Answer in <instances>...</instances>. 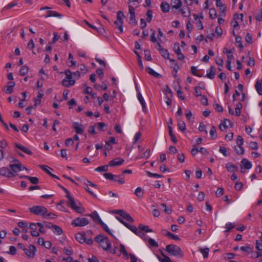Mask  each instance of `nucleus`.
<instances>
[{"instance_id":"obj_27","label":"nucleus","mask_w":262,"mask_h":262,"mask_svg":"<svg viewBox=\"0 0 262 262\" xmlns=\"http://www.w3.org/2000/svg\"><path fill=\"white\" fill-rule=\"evenodd\" d=\"M227 123L230 124V121L228 119H225L223 122H222L219 126L220 129L223 131L228 127Z\"/></svg>"},{"instance_id":"obj_13","label":"nucleus","mask_w":262,"mask_h":262,"mask_svg":"<svg viewBox=\"0 0 262 262\" xmlns=\"http://www.w3.org/2000/svg\"><path fill=\"white\" fill-rule=\"evenodd\" d=\"M36 224L31 223L30 228L31 229L30 233L32 236L37 237L39 235V232L37 231Z\"/></svg>"},{"instance_id":"obj_25","label":"nucleus","mask_w":262,"mask_h":262,"mask_svg":"<svg viewBox=\"0 0 262 262\" xmlns=\"http://www.w3.org/2000/svg\"><path fill=\"white\" fill-rule=\"evenodd\" d=\"M52 229L53 232L57 235H61L63 232L62 229L59 226L55 225H52Z\"/></svg>"},{"instance_id":"obj_30","label":"nucleus","mask_w":262,"mask_h":262,"mask_svg":"<svg viewBox=\"0 0 262 262\" xmlns=\"http://www.w3.org/2000/svg\"><path fill=\"white\" fill-rule=\"evenodd\" d=\"M200 251L203 254V257H204V258H206L208 257V253H209V249L208 248H204V249L200 248Z\"/></svg>"},{"instance_id":"obj_23","label":"nucleus","mask_w":262,"mask_h":262,"mask_svg":"<svg viewBox=\"0 0 262 262\" xmlns=\"http://www.w3.org/2000/svg\"><path fill=\"white\" fill-rule=\"evenodd\" d=\"M160 7L163 12L166 13L169 11L170 6L168 3L163 2L161 3Z\"/></svg>"},{"instance_id":"obj_15","label":"nucleus","mask_w":262,"mask_h":262,"mask_svg":"<svg viewBox=\"0 0 262 262\" xmlns=\"http://www.w3.org/2000/svg\"><path fill=\"white\" fill-rule=\"evenodd\" d=\"M15 85V82L10 81L7 83V85L5 87V91L8 94H10L13 93V88Z\"/></svg>"},{"instance_id":"obj_54","label":"nucleus","mask_w":262,"mask_h":262,"mask_svg":"<svg viewBox=\"0 0 262 262\" xmlns=\"http://www.w3.org/2000/svg\"><path fill=\"white\" fill-rule=\"evenodd\" d=\"M249 147L252 149H257L258 148L257 143L254 141H252L250 143Z\"/></svg>"},{"instance_id":"obj_57","label":"nucleus","mask_w":262,"mask_h":262,"mask_svg":"<svg viewBox=\"0 0 262 262\" xmlns=\"http://www.w3.org/2000/svg\"><path fill=\"white\" fill-rule=\"evenodd\" d=\"M224 193V189L223 188H219L215 192V195L217 197L221 196Z\"/></svg>"},{"instance_id":"obj_8","label":"nucleus","mask_w":262,"mask_h":262,"mask_svg":"<svg viewBox=\"0 0 262 262\" xmlns=\"http://www.w3.org/2000/svg\"><path fill=\"white\" fill-rule=\"evenodd\" d=\"M0 175L8 178L14 177V174L11 173V170L9 168L5 167L0 168Z\"/></svg>"},{"instance_id":"obj_53","label":"nucleus","mask_w":262,"mask_h":262,"mask_svg":"<svg viewBox=\"0 0 262 262\" xmlns=\"http://www.w3.org/2000/svg\"><path fill=\"white\" fill-rule=\"evenodd\" d=\"M148 243L152 247H158L159 246L158 243L156 242L154 239H153L152 238H149V239L148 240Z\"/></svg>"},{"instance_id":"obj_6","label":"nucleus","mask_w":262,"mask_h":262,"mask_svg":"<svg viewBox=\"0 0 262 262\" xmlns=\"http://www.w3.org/2000/svg\"><path fill=\"white\" fill-rule=\"evenodd\" d=\"M89 223L88 219L85 217H77L72 222V225L74 227H83Z\"/></svg>"},{"instance_id":"obj_45","label":"nucleus","mask_w":262,"mask_h":262,"mask_svg":"<svg viewBox=\"0 0 262 262\" xmlns=\"http://www.w3.org/2000/svg\"><path fill=\"white\" fill-rule=\"evenodd\" d=\"M115 25H116L118 29L119 30L121 33H122L123 32V29L122 27V24L120 21L116 20L114 23Z\"/></svg>"},{"instance_id":"obj_47","label":"nucleus","mask_w":262,"mask_h":262,"mask_svg":"<svg viewBox=\"0 0 262 262\" xmlns=\"http://www.w3.org/2000/svg\"><path fill=\"white\" fill-rule=\"evenodd\" d=\"M160 52L163 57L166 59H169V54L167 50L162 49Z\"/></svg>"},{"instance_id":"obj_3","label":"nucleus","mask_w":262,"mask_h":262,"mask_svg":"<svg viewBox=\"0 0 262 262\" xmlns=\"http://www.w3.org/2000/svg\"><path fill=\"white\" fill-rule=\"evenodd\" d=\"M66 78L63 79L62 84L66 87H70L73 85L75 83V80L73 79L72 73L69 70L65 71Z\"/></svg>"},{"instance_id":"obj_33","label":"nucleus","mask_w":262,"mask_h":262,"mask_svg":"<svg viewBox=\"0 0 262 262\" xmlns=\"http://www.w3.org/2000/svg\"><path fill=\"white\" fill-rule=\"evenodd\" d=\"M178 127L182 132H184L186 130L185 123L184 121L179 120L178 124Z\"/></svg>"},{"instance_id":"obj_40","label":"nucleus","mask_w":262,"mask_h":262,"mask_svg":"<svg viewBox=\"0 0 262 262\" xmlns=\"http://www.w3.org/2000/svg\"><path fill=\"white\" fill-rule=\"evenodd\" d=\"M173 51L175 52V53L177 54L179 53H181L179 43L176 42V43H174V45H173Z\"/></svg>"},{"instance_id":"obj_46","label":"nucleus","mask_w":262,"mask_h":262,"mask_svg":"<svg viewBox=\"0 0 262 262\" xmlns=\"http://www.w3.org/2000/svg\"><path fill=\"white\" fill-rule=\"evenodd\" d=\"M209 16L211 19L215 18L216 17V12L215 9L212 8L209 10Z\"/></svg>"},{"instance_id":"obj_26","label":"nucleus","mask_w":262,"mask_h":262,"mask_svg":"<svg viewBox=\"0 0 262 262\" xmlns=\"http://www.w3.org/2000/svg\"><path fill=\"white\" fill-rule=\"evenodd\" d=\"M241 163L245 169H249L252 167L251 163L246 159H243L241 161Z\"/></svg>"},{"instance_id":"obj_56","label":"nucleus","mask_w":262,"mask_h":262,"mask_svg":"<svg viewBox=\"0 0 262 262\" xmlns=\"http://www.w3.org/2000/svg\"><path fill=\"white\" fill-rule=\"evenodd\" d=\"M235 149L236 151V153L238 155H243L245 152L244 149L242 146H238V148L235 147Z\"/></svg>"},{"instance_id":"obj_61","label":"nucleus","mask_w":262,"mask_h":262,"mask_svg":"<svg viewBox=\"0 0 262 262\" xmlns=\"http://www.w3.org/2000/svg\"><path fill=\"white\" fill-rule=\"evenodd\" d=\"M246 41L248 43L250 44L252 42V36L251 34L248 33L246 36Z\"/></svg>"},{"instance_id":"obj_32","label":"nucleus","mask_w":262,"mask_h":262,"mask_svg":"<svg viewBox=\"0 0 262 262\" xmlns=\"http://www.w3.org/2000/svg\"><path fill=\"white\" fill-rule=\"evenodd\" d=\"M135 194L139 198H142L143 196V192L141 187H139L136 188Z\"/></svg>"},{"instance_id":"obj_38","label":"nucleus","mask_w":262,"mask_h":262,"mask_svg":"<svg viewBox=\"0 0 262 262\" xmlns=\"http://www.w3.org/2000/svg\"><path fill=\"white\" fill-rule=\"evenodd\" d=\"M99 224L101 226L102 228L104 229V230L107 233H108L109 234L111 235H113L111 231H110V230L108 229V227L107 226V225L104 224L102 221V222H100V223H99Z\"/></svg>"},{"instance_id":"obj_10","label":"nucleus","mask_w":262,"mask_h":262,"mask_svg":"<svg viewBox=\"0 0 262 262\" xmlns=\"http://www.w3.org/2000/svg\"><path fill=\"white\" fill-rule=\"evenodd\" d=\"M116 213L122 216L125 220L128 222L133 223L134 222L133 217L126 212H125L123 210H117L116 211Z\"/></svg>"},{"instance_id":"obj_1","label":"nucleus","mask_w":262,"mask_h":262,"mask_svg":"<svg viewBox=\"0 0 262 262\" xmlns=\"http://www.w3.org/2000/svg\"><path fill=\"white\" fill-rule=\"evenodd\" d=\"M95 241L98 242L105 250H107L111 248V244L108 238L103 235H98L95 237Z\"/></svg>"},{"instance_id":"obj_18","label":"nucleus","mask_w":262,"mask_h":262,"mask_svg":"<svg viewBox=\"0 0 262 262\" xmlns=\"http://www.w3.org/2000/svg\"><path fill=\"white\" fill-rule=\"evenodd\" d=\"M88 215L91 216L93 219V221L99 224L100 222H102L99 215L96 211H93L91 214H90Z\"/></svg>"},{"instance_id":"obj_51","label":"nucleus","mask_w":262,"mask_h":262,"mask_svg":"<svg viewBox=\"0 0 262 262\" xmlns=\"http://www.w3.org/2000/svg\"><path fill=\"white\" fill-rule=\"evenodd\" d=\"M146 173H147L148 176L150 177H155L156 178H160L162 177V175H160V174H159L157 173H152L149 171H146Z\"/></svg>"},{"instance_id":"obj_14","label":"nucleus","mask_w":262,"mask_h":262,"mask_svg":"<svg viewBox=\"0 0 262 262\" xmlns=\"http://www.w3.org/2000/svg\"><path fill=\"white\" fill-rule=\"evenodd\" d=\"M47 15L45 16V18H48L50 17H56L61 18L62 17V15L57 11L49 10L47 12Z\"/></svg>"},{"instance_id":"obj_22","label":"nucleus","mask_w":262,"mask_h":262,"mask_svg":"<svg viewBox=\"0 0 262 262\" xmlns=\"http://www.w3.org/2000/svg\"><path fill=\"white\" fill-rule=\"evenodd\" d=\"M209 72L206 75V77L209 79H212L214 78L215 74V69L213 66H211L209 69Z\"/></svg>"},{"instance_id":"obj_50","label":"nucleus","mask_w":262,"mask_h":262,"mask_svg":"<svg viewBox=\"0 0 262 262\" xmlns=\"http://www.w3.org/2000/svg\"><path fill=\"white\" fill-rule=\"evenodd\" d=\"M162 255L164 257L163 258L158 257V258H159V260L160 261V262H171V261L169 257L166 256L164 254H162Z\"/></svg>"},{"instance_id":"obj_7","label":"nucleus","mask_w":262,"mask_h":262,"mask_svg":"<svg viewBox=\"0 0 262 262\" xmlns=\"http://www.w3.org/2000/svg\"><path fill=\"white\" fill-rule=\"evenodd\" d=\"M68 204L72 209L79 213H82L84 211L83 208L76 205L73 198H70V201L68 202Z\"/></svg>"},{"instance_id":"obj_4","label":"nucleus","mask_w":262,"mask_h":262,"mask_svg":"<svg viewBox=\"0 0 262 262\" xmlns=\"http://www.w3.org/2000/svg\"><path fill=\"white\" fill-rule=\"evenodd\" d=\"M30 211L35 215L45 216L48 212V210L44 206H34L30 208Z\"/></svg>"},{"instance_id":"obj_20","label":"nucleus","mask_w":262,"mask_h":262,"mask_svg":"<svg viewBox=\"0 0 262 262\" xmlns=\"http://www.w3.org/2000/svg\"><path fill=\"white\" fill-rule=\"evenodd\" d=\"M15 146L16 148L21 150L22 151L24 152L25 153H26L29 155H31L32 154V152L28 148H27L26 147H25L24 146H22V145H19L17 144H15Z\"/></svg>"},{"instance_id":"obj_55","label":"nucleus","mask_w":262,"mask_h":262,"mask_svg":"<svg viewBox=\"0 0 262 262\" xmlns=\"http://www.w3.org/2000/svg\"><path fill=\"white\" fill-rule=\"evenodd\" d=\"M161 206L164 209V211L167 214H170L172 211L170 209H168L167 207V206L164 203H163L161 204Z\"/></svg>"},{"instance_id":"obj_5","label":"nucleus","mask_w":262,"mask_h":262,"mask_svg":"<svg viewBox=\"0 0 262 262\" xmlns=\"http://www.w3.org/2000/svg\"><path fill=\"white\" fill-rule=\"evenodd\" d=\"M14 162V163L10 164L9 167L11 170V173L14 174V177H15L17 176V172L23 170V166L18 160H15Z\"/></svg>"},{"instance_id":"obj_39","label":"nucleus","mask_w":262,"mask_h":262,"mask_svg":"<svg viewBox=\"0 0 262 262\" xmlns=\"http://www.w3.org/2000/svg\"><path fill=\"white\" fill-rule=\"evenodd\" d=\"M139 228L142 231H145L146 232H152V229H150L149 228V227L147 226L143 225H140L139 226Z\"/></svg>"},{"instance_id":"obj_41","label":"nucleus","mask_w":262,"mask_h":262,"mask_svg":"<svg viewBox=\"0 0 262 262\" xmlns=\"http://www.w3.org/2000/svg\"><path fill=\"white\" fill-rule=\"evenodd\" d=\"M124 17V15L122 11H119L117 12V20H116L120 21L122 23H123V18Z\"/></svg>"},{"instance_id":"obj_42","label":"nucleus","mask_w":262,"mask_h":262,"mask_svg":"<svg viewBox=\"0 0 262 262\" xmlns=\"http://www.w3.org/2000/svg\"><path fill=\"white\" fill-rule=\"evenodd\" d=\"M40 167L45 172H46L48 174L51 176V174L52 173L51 172V171L49 170V169L53 170L52 168H51L50 167L47 165H40Z\"/></svg>"},{"instance_id":"obj_59","label":"nucleus","mask_w":262,"mask_h":262,"mask_svg":"<svg viewBox=\"0 0 262 262\" xmlns=\"http://www.w3.org/2000/svg\"><path fill=\"white\" fill-rule=\"evenodd\" d=\"M68 60H69V62L71 63V66H76V62L73 60V57L71 53H69V54Z\"/></svg>"},{"instance_id":"obj_28","label":"nucleus","mask_w":262,"mask_h":262,"mask_svg":"<svg viewBox=\"0 0 262 262\" xmlns=\"http://www.w3.org/2000/svg\"><path fill=\"white\" fill-rule=\"evenodd\" d=\"M146 72L150 75H152L156 77H159L160 75L153 70L151 68L148 67L146 69Z\"/></svg>"},{"instance_id":"obj_64","label":"nucleus","mask_w":262,"mask_h":262,"mask_svg":"<svg viewBox=\"0 0 262 262\" xmlns=\"http://www.w3.org/2000/svg\"><path fill=\"white\" fill-rule=\"evenodd\" d=\"M256 19L258 21L262 20V9H260L259 10V12L256 16Z\"/></svg>"},{"instance_id":"obj_60","label":"nucleus","mask_w":262,"mask_h":262,"mask_svg":"<svg viewBox=\"0 0 262 262\" xmlns=\"http://www.w3.org/2000/svg\"><path fill=\"white\" fill-rule=\"evenodd\" d=\"M234 227V225L231 223H228L226 224V228L227 229L225 231V232H228L229 230Z\"/></svg>"},{"instance_id":"obj_35","label":"nucleus","mask_w":262,"mask_h":262,"mask_svg":"<svg viewBox=\"0 0 262 262\" xmlns=\"http://www.w3.org/2000/svg\"><path fill=\"white\" fill-rule=\"evenodd\" d=\"M177 84H178V87H179V89H178V90H177V95H178V97L180 99H182V100H185V97L183 95V92L181 91V86L179 85V83H178V82H177Z\"/></svg>"},{"instance_id":"obj_37","label":"nucleus","mask_w":262,"mask_h":262,"mask_svg":"<svg viewBox=\"0 0 262 262\" xmlns=\"http://www.w3.org/2000/svg\"><path fill=\"white\" fill-rule=\"evenodd\" d=\"M242 108V104L241 102H238L236 105L235 114L236 116H239L241 114V110Z\"/></svg>"},{"instance_id":"obj_2","label":"nucleus","mask_w":262,"mask_h":262,"mask_svg":"<svg viewBox=\"0 0 262 262\" xmlns=\"http://www.w3.org/2000/svg\"><path fill=\"white\" fill-rule=\"evenodd\" d=\"M166 251L171 255L182 257L183 256V253L181 248L176 245H168L166 247Z\"/></svg>"},{"instance_id":"obj_31","label":"nucleus","mask_w":262,"mask_h":262,"mask_svg":"<svg viewBox=\"0 0 262 262\" xmlns=\"http://www.w3.org/2000/svg\"><path fill=\"white\" fill-rule=\"evenodd\" d=\"M108 164L107 165H103L101 166H99L96 168L95 170L99 172H105L108 170Z\"/></svg>"},{"instance_id":"obj_12","label":"nucleus","mask_w":262,"mask_h":262,"mask_svg":"<svg viewBox=\"0 0 262 262\" xmlns=\"http://www.w3.org/2000/svg\"><path fill=\"white\" fill-rule=\"evenodd\" d=\"M129 12L130 15L129 23L133 24L135 25H136L137 22L135 18V9L133 6H129Z\"/></svg>"},{"instance_id":"obj_34","label":"nucleus","mask_w":262,"mask_h":262,"mask_svg":"<svg viewBox=\"0 0 262 262\" xmlns=\"http://www.w3.org/2000/svg\"><path fill=\"white\" fill-rule=\"evenodd\" d=\"M26 179H27L28 180H29V181L33 184H37L39 182V180L37 177H32L29 176L26 177Z\"/></svg>"},{"instance_id":"obj_29","label":"nucleus","mask_w":262,"mask_h":262,"mask_svg":"<svg viewBox=\"0 0 262 262\" xmlns=\"http://www.w3.org/2000/svg\"><path fill=\"white\" fill-rule=\"evenodd\" d=\"M29 71V68L26 66H22L19 70L20 75L21 76H25L26 75Z\"/></svg>"},{"instance_id":"obj_11","label":"nucleus","mask_w":262,"mask_h":262,"mask_svg":"<svg viewBox=\"0 0 262 262\" xmlns=\"http://www.w3.org/2000/svg\"><path fill=\"white\" fill-rule=\"evenodd\" d=\"M124 162V159L120 157H118L110 161L108 163V165L110 167L119 166L123 164Z\"/></svg>"},{"instance_id":"obj_16","label":"nucleus","mask_w":262,"mask_h":262,"mask_svg":"<svg viewBox=\"0 0 262 262\" xmlns=\"http://www.w3.org/2000/svg\"><path fill=\"white\" fill-rule=\"evenodd\" d=\"M75 238L76 240L80 243H85V242L86 241L85 232L78 233L76 234Z\"/></svg>"},{"instance_id":"obj_36","label":"nucleus","mask_w":262,"mask_h":262,"mask_svg":"<svg viewBox=\"0 0 262 262\" xmlns=\"http://www.w3.org/2000/svg\"><path fill=\"white\" fill-rule=\"evenodd\" d=\"M114 180L118 182L120 184H123L125 183L123 177L121 175L116 176Z\"/></svg>"},{"instance_id":"obj_43","label":"nucleus","mask_w":262,"mask_h":262,"mask_svg":"<svg viewBox=\"0 0 262 262\" xmlns=\"http://www.w3.org/2000/svg\"><path fill=\"white\" fill-rule=\"evenodd\" d=\"M209 133L212 139H215L216 138V129L214 126H211Z\"/></svg>"},{"instance_id":"obj_21","label":"nucleus","mask_w":262,"mask_h":262,"mask_svg":"<svg viewBox=\"0 0 262 262\" xmlns=\"http://www.w3.org/2000/svg\"><path fill=\"white\" fill-rule=\"evenodd\" d=\"M171 5L172 8L178 9L182 6V3L181 0H171Z\"/></svg>"},{"instance_id":"obj_9","label":"nucleus","mask_w":262,"mask_h":262,"mask_svg":"<svg viewBox=\"0 0 262 262\" xmlns=\"http://www.w3.org/2000/svg\"><path fill=\"white\" fill-rule=\"evenodd\" d=\"M24 250L28 257L32 258L35 254L36 249L35 246L31 245L28 248H24Z\"/></svg>"},{"instance_id":"obj_17","label":"nucleus","mask_w":262,"mask_h":262,"mask_svg":"<svg viewBox=\"0 0 262 262\" xmlns=\"http://www.w3.org/2000/svg\"><path fill=\"white\" fill-rule=\"evenodd\" d=\"M73 126L77 134H82L83 133V128L81 124L77 122H74L73 124Z\"/></svg>"},{"instance_id":"obj_49","label":"nucleus","mask_w":262,"mask_h":262,"mask_svg":"<svg viewBox=\"0 0 262 262\" xmlns=\"http://www.w3.org/2000/svg\"><path fill=\"white\" fill-rule=\"evenodd\" d=\"M180 11L184 17H188L190 15V12L188 8L187 9V11L185 9H182L180 10Z\"/></svg>"},{"instance_id":"obj_62","label":"nucleus","mask_w":262,"mask_h":262,"mask_svg":"<svg viewBox=\"0 0 262 262\" xmlns=\"http://www.w3.org/2000/svg\"><path fill=\"white\" fill-rule=\"evenodd\" d=\"M8 146V143L5 140H2L0 142V148L1 149L6 148Z\"/></svg>"},{"instance_id":"obj_24","label":"nucleus","mask_w":262,"mask_h":262,"mask_svg":"<svg viewBox=\"0 0 262 262\" xmlns=\"http://www.w3.org/2000/svg\"><path fill=\"white\" fill-rule=\"evenodd\" d=\"M226 168L230 172H234L237 170V167L231 163H228L226 165Z\"/></svg>"},{"instance_id":"obj_19","label":"nucleus","mask_w":262,"mask_h":262,"mask_svg":"<svg viewBox=\"0 0 262 262\" xmlns=\"http://www.w3.org/2000/svg\"><path fill=\"white\" fill-rule=\"evenodd\" d=\"M255 89L258 94L262 95V79H258L255 85Z\"/></svg>"},{"instance_id":"obj_48","label":"nucleus","mask_w":262,"mask_h":262,"mask_svg":"<svg viewBox=\"0 0 262 262\" xmlns=\"http://www.w3.org/2000/svg\"><path fill=\"white\" fill-rule=\"evenodd\" d=\"M103 176L106 179L114 180L116 175H114L112 173H105L103 174Z\"/></svg>"},{"instance_id":"obj_44","label":"nucleus","mask_w":262,"mask_h":262,"mask_svg":"<svg viewBox=\"0 0 262 262\" xmlns=\"http://www.w3.org/2000/svg\"><path fill=\"white\" fill-rule=\"evenodd\" d=\"M146 15L147 16L146 20L148 22H150L152 18V12L151 10H148L146 12Z\"/></svg>"},{"instance_id":"obj_58","label":"nucleus","mask_w":262,"mask_h":262,"mask_svg":"<svg viewBox=\"0 0 262 262\" xmlns=\"http://www.w3.org/2000/svg\"><path fill=\"white\" fill-rule=\"evenodd\" d=\"M215 62L217 65L222 67L224 64V60L221 57H217L215 59Z\"/></svg>"},{"instance_id":"obj_52","label":"nucleus","mask_w":262,"mask_h":262,"mask_svg":"<svg viewBox=\"0 0 262 262\" xmlns=\"http://www.w3.org/2000/svg\"><path fill=\"white\" fill-rule=\"evenodd\" d=\"M236 143L238 146H242L244 143V140L242 136H238L236 140Z\"/></svg>"},{"instance_id":"obj_63","label":"nucleus","mask_w":262,"mask_h":262,"mask_svg":"<svg viewBox=\"0 0 262 262\" xmlns=\"http://www.w3.org/2000/svg\"><path fill=\"white\" fill-rule=\"evenodd\" d=\"M41 99L36 96L34 99V104L33 105L35 107L40 103Z\"/></svg>"}]
</instances>
